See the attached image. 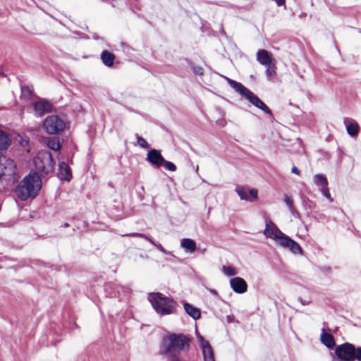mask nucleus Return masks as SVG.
Masks as SVG:
<instances>
[{
    "instance_id": "1",
    "label": "nucleus",
    "mask_w": 361,
    "mask_h": 361,
    "mask_svg": "<svg viewBox=\"0 0 361 361\" xmlns=\"http://www.w3.org/2000/svg\"><path fill=\"white\" fill-rule=\"evenodd\" d=\"M191 345V337L184 334L168 333L161 340L160 354L181 353L188 351Z\"/></svg>"
},
{
    "instance_id": "2",
    "label": "nucleus",
    "mask_w": 361,
    "mask_h": 361,
    "mask_svg": "<svg viewBox=\"0 0 361 361\" xmlns=\"http://www.w3.org/2000/svg\"><path fill=\"white\" fill-rule=\"evenodd\" d=\"M264 234L267 238L274 240L281 247L288 249L294 254H302V250L300 245L285 235L271 221H267Z\"/></svg>"
},
{
    "instance_id": "3",
    "label": "nucleus",
    "mask_w": 361,
    "mask_h": 361,
    "mask_svg": "<svg viewBox=\"0 0 361 361\" xmlns=\"http://www.w3.org/2000/svg\"><path fill=\"white\" fill-rule=\"evenodd\" d=\"M42 179L37 172L25 176L16 188V192L22 200L35 198L42 188Z\"/></svg>"
},
{
    "instance_id": "4",
    "label": "nucleus",
    "mask_w": 361,
    "mask_h": 361,
    "mask_svg": "<svg viewBox=\"0 0 361 361\" xmlns=\"http://www.w3.org/2000/svg\"><path fill=\"white\" fill-rule=\"evenodd\" d=\"M149 300L156 312L161 315L172 314L175 310L176 302L159 293L149 294Z\"/></svg>"
},
{
    "instance_id": "5",
    "label": "nucleus",
    "mask_w": 361,
    "mask_h": 361,
    "mask_svg": "<svg viewBox=\"0 0 361 361\" xmlns=\"http://www.w3.org/2000/svg\"><path fill=\"white\" fill-rule=\"evenodd\" d=\"M33 163L35 169L42 176L48 175L54 171V159L48 152H39L34 158Z\"/></svg>"
},
{
    "instance_id": "6",
    "label": "nucleus",
    "mask_w": 361,
    "mask_h": 361,
    "mask_svg": "<svg viewBox=\"0 0 361 361\" xmlns=\"http://www.w3.org/2000/svg\"><path fill=\"white\" fill-rule=\"evenodd\" d=\"M336 356L343 361H361V348H355L353 344L345 343L336 347Z\"/></svg>"
},
{
    "instance_id": "7",
    "label": "nucleus",
    "mask_w": 361,
    "mask_h": 361,
    "mask_svg": "<svg viewBox=\"0 0 361 361\" xmlns=\"http://www.w3.org/2000/svg\"><path fill=\"white\" fill-rule=\"evenodd\" d=\"M0 180L14 183L16 180V165L12 159L6 156L0 157Z\"/></svg>"
},
{
    "instance_id": "8",
    "label": "nucleus",
    "mask_w": 361,
    "mask_h": 361,
    "mask_svg": "<svg viewBox=\"0 0 361 361\" xmlns=\"http://www.w3.org/2000/svg\"><path fill=\"white\" fill-rule=\"evenodd\" d=\"M65 127L64 121L56 115L47 116L43 122L44 130L50 135L60 133L64 130Z\"/></svg>"
},
{
    "instance_id": "9",
    "label": "nucleus",
    "mask_w": 361,
    "mask_h": 361,
    "mask_svg": "<svg viewBox=\"0 0 361 361\" xmlns=\"http://www.w3.org/2000/svg\"><path fill=\"white\" fill-rule=\"evenodd\" d=\"M146 161L154 167L159 168L162 165L163 161H164V158L161 155L160 151L152 149L148 151L147 154Z\"/></svg>"
},
{
    "instance_id": "10",
    "label": "nucleus",
    "mask_w": 361,
    "mask_h": 361,
    "mask_svg": "<svg viewBox=\"0 0 361 361\" xmlns=\"http://www.w3.org/2000/svg\"><path fill=\"white\" fill-rule=\"evenodd\" d=\"M257 61L262 66H267L276 63L275 59L271 54L265 49H259L257 52Z\"/></svg>"
},
{
    "instance_id": "11",
    "label": "nucleus",
    "mask_w": 361,
    "mask_h": 361,
    "mask_svg": "<svg viewBox=\"0 0 361 361\" xmlns=\"http://www.w3.org/2000/svg\"><path fill=\"white\" fill-rule=\"evenodd\" d=\"M230 286L236 293H244L247 291V285L246 281L240 277H235L230 280Z\"/></svg>"
},
{
    "instance_id": "12",
    "label": "nucleus",
    "mask_w": 361,
    "mask_h": 361,
    "mask_svg": "<svg viewBox=\"0 0 361 361\" xmlns=\"http://www.w3.org/2000/svg\"><path fill=\"white\" fill-rule=\"evenodd\" d=\"M246 99H248L252 104L262 110L264 113L271 115L270 109L252 92H250V93L247 94Z\"/></svg>"
},
{
    "instance_id": "13",
    "label": "nucleus",
    "mask_w": 361,
    "mask_h": 361,
    "mask_svg": "<svg viewBox=\"0 0 361 361\" xmlns=\"http://www.w3.org/2000/svg\"><path fill=\"white\" fill-rule=\"evenodd\" d=\"M58 177L61 180L69 181L72 178L71 169L65 161H61L59 164L57 173Z\"/></svg>"
},
{
    "instance_id": "14",
    "label": "nucleus",
    "mask_w": 361,
    "mask_h": 361,
    "mask_svg": "<svg viewBox=\"0 0 361 361\" xmlns=\"http://www.w3.org/2000/svg\"><path fill=\"white\" fill-rule=\"evenodd\" d=\"M35 111L37 114L42 116L51 110V104L44 99L39 100L34 104Z\"/></svg>"
},
{
    "instance_id": "15",
    "label": "nucleus",
    "mask_w": 361,
    "mask_h": 361,
    "mask_svg": "<svg viewBox=\"0 0 361 361\" xmlns=\"http://www.w3.org/2000/svg\"><path fill=\"white\" fill-rule=\"evenodd\" d=\"M226 80L231 87H232L237 92H238L245 98L247 97V94H249L251 92L240 82H238L228 78H226Z\"/></svg>"
},
{
    "instance_id": "16",
    "label": "nucleus",
    "mask_w": 361,
    "mask_h": 361,
    "mask_svg": "<svg viewBox=\"0 0 361 361\" xmlns=\"http://www.w3.org/2000/svg\"><path fill=\"white\" fill-rule=\"evenodd\" d=\"M11 145V139L8 134L0 129V154L6 151Z\"/></svg>"
},
{
    "instance_id": "17",
    "label": "nucleus",
    "mask_w": 361,
    "mask_h": 361,
    "mask_svg": "<svg viewBox=\"0 0 361 361\" xmlns=\"http://www.w3.org/2000/svg\"><path fill=\"white\" fill-rule=\"evenodd\" d=\"M180 246L189 253H192L196 250V243L190 238H183L180 241Z\"/></svg>"
},
{
    "instance_id": "18",
    "label": "nucleus",
    "mask_w": 361,
    "mask_h": 361,
    "mask_svg": "<svg viewBox=\"0 0 361 361\" xmlns=\"http://www.w3.org/2000/svg\"><path fill=\"white\" fill-rule=\"evenodd\" d=\"M201 348L204 361H215L213 349L209 343H204Z\"/></svg>"
},
{
    "instance_id": "19",
    "label": "nucleus",
    "mask_w": 361,
    "mask_h": 361,
    "mask_svg": "<svg viewBox=\"0 0 361 361\" xmlns=\"http://www.w3.org/2000/svg\"><path fill=\"white\" fill-rule=\"evenodd\" d=\"M184 310L188 315H190L195 320L198 319L201 316L200 309L192 306L189 303L184 304Z\"/></svg>"
},
{
    "instance_id": "20",
    "label": "nucleus",
    "mask_w": 361,
    "mask_h": 361,
    "mask_svg": "<svg viewBox=\"0 0 361 361\" xmlns=\"http://www.w3.org/2000/svg\"><path fill=\"white\" fill-rule=\"evenodd\" d=\"M101 59L106 66H111L115 59V55L108 51H103L101 54Z\"/></svg>"
},
{
    "instance_id": "21",
    "label": "nucleus",
    "mask_w": 361,
    "mask_h": 361,
    "mask_svg": "<svg viewBox=\"0 0 361 361\" xmlns=\"http://www.w3.org/2000/svg\"><path fill=\"white\" fill-rule=\"evenodd\" d=\"M128 235L133 236V237L143 238L146 239L147 240H148L151 244H152L153 245L157 247L160 251H161L162 252H165L164 248L162 247V245L160 243L154 242L151 238L148 237L147 235H146L144 233H132L128 234Z\"/></svg>"
},
{
    "instance_id": "22",
    "label": "nucleus",
    "mask_w": 361,
    "mask_h": 361,
    "mask_svg": "<svg viewBox=\"0 0 361 361\" xmlns=\"http://www.w3.org/2000/svg\"><path fill=\"white\" fill-rule=\"evenodd\" d=\"M321 341L329 348H331L335 345L334 337L329 334L323 333L321 336Z\"/></svg>"
},
{
    "instance_id": "23",
    "label": "nucleus",
    "mask_w": 361,
    "mask_h": 361,
    "mask_svg": "<svg viewBox=\"0 0 361 361\" xmlns=\"http://www.w3.org/2000/svg\"><path fill=\"white\" fill-rule=\"evenodd\" d=\"M346 130L350 136H355L359 131V126L357 122L351 121L346 125Z\"/></svg>"
},
{
    "instance_id": "24",
    "label": "nucleus",
    "mask_w": 361,
    "mask_h": 361,
    "mask_svg": "<svg viewBox=\"0 0 361 361\" xmlns=\"http://www.w3.org/2000/svg\"><path fill=\"white\" fill-rule=\"evenodd\" d=\"M47 145L49 148L58 151L61 149V145L58 137H51L47 141Z\"/></svg>"
},
{
    "instance_id": "25",
    "label": "nucleus",
    "mask_w": 361,
    "mask_h": 361,
    "mask_svg": "<svg viewBox=\"0 0 361 361\" xmlns=\"http://www.w3.org/2000/svg\"><path fill=\"white\" fill-rule=\"evenodd\" d=\"M265 74L268 80H271L272 78L276 74V66L275 63L267 66Z\"/></svg>"
},
{
    "instance_id": "26",
    "label": "nucleus",
    "mask_w": 361,
    "mask_h": 361,
    "mask_svg": "<svg viewBox=\"0 0 361 361\" xmlns=\"http://www.w3.org/2000/svg\"><path fill=\"white\" fill-rule=\"evenodd\" d=\"M235 191L241 200H247V201L248 200H250L247 190L245 188L242 187V186H238L235 188Z\"/></svg>"
},
{
    "instance_id": "27",
    "label": "nucleus",
    "mask_w": 361,
    "mask_h": 361,
    "mask_svg": "<svg viewBox=\"0 0 361 361\" xmlns=\"http://www.w3.org/2000/svg\"><path fill=\"white\" fill-rule=\"evenodd\" d=\"M222 271L227 276H233L238 274L237 269L231 266H223Z\"/></svg>"
},
{
    "instance_id": "28",
    "label": "nucleus",
    "mask_w": 361,
    "mask_h": 361,
    "mask_svg": "<svg viewBox=\"0 0 361 361\" xmlns=\"http://www.w3.org/2000/svg\"><path fill=\"white\" fill-rule=\"evenodd\" d=\"M314 180L315 184L322 185V187L325 185H328V182L326 178L321 174H317L314 177Z\"/></svg>"
},
{
    "instance_id": "29",
    "label": "nucleus",
    "mask_w": 361,
    "mask_h": 361,
    "mask_svg": "<svg viewBox=\"0 0 361 361\" xmlns=\"http://www.w3.org/2000/svg\"><path fill=\"white\" fill-rule=\"evenodd\" d=\"M162 165L169 171H175L176 170V165L169 161H166L164 159V161H163Z\"/></svg>"
},
{
    "instance_id": "30",
    "label": "nucleus",
    "mask_w": 361,
    "mask_h": 361,
    "mask_svg": "<svg viewBox=\"0 0 361 361\" xmlns=\"http://www.w3.org/2000/svg\"><path fill=\"white\" fill-rule=\"evenodd\" d=\"M137 144L144 149H147L149 147V144L145 140V139H144L141 136H137Z\"/></svg>"
},
{
    "instance_id": "31",
    "label": "nucleus",
    "mask_w": 361,
    "mask_h": 361,
    "mask_svg": "<svg viewBox=\"0 0 361 361\" xmlns=\"http://www.w3.org/2000/svg\"><path fill=\"white\" fill-rule=\"evenodd\" d=\"M248 196L250 200L247 201L253 202L257 199V190L255 188H252L249 191Z\"/></svg>"
},
{
    "instance_id": "32",
    "label": "nucleus",
    "mask_w": 361,
    "mask_h": 361,
    "mask_svg": "<svg viewBox=\"0 0 361 361\" xmlns=\"http://www.w3.org/2000/svg\"><path fill=\"white\" fill-rule=\"evenodd\" d=\"M321 191L324 197L329 199L330 202H333V199L331 198V194L328 189V185L323 186Z\"/></svg>"
},
{
    "instance_id": "33",
    "label": "nucleus",
    "mask_w": 361,
    "mask_h": 361,
    "mask_svg": "<svg viewBox=\"0 0 361 361\" xmlns=\"http://www.w3.org/2000/svg\"><path fill=\"white\" fill-rule=\"evenodd\" d=\"M284 202L288 208L293 207V200L291 197L286 195L284 197Z\"/></svg>"
},
{
    "instance_id": "34",
    "label": "nucleus",
    "mask_w": 361,
    "mask_h": 361,
    "mask_svg": "<svg viewBox=\"0 0 361 361\" xmlns=\"http://www.w3.org/2000/svg\"><path fill=\"white\" fill-rule=\"evenodd\" d=\"M178 353H168L164 355H168L171 361H181L178 356Z\"/></svg>"
},
{
    "instance_id": "35",
    "label": "nucleus",
    "mask_w": 361,
    "mask_h": 361,
    "mask_svg": "<svg viewBox=\"0 0 361 361\" xmlns=\"http://www.w3.org/2000/svg\"><path fill=\"white\" fill-rule=\"evenodd\" d=\"M197 338L200 343L201 348L204 345V343H209L207 341H205L204 338L199 333H197Z\"/></svg>"
},
{
    "instance_id": "36",
    "label": "nucleus",
    "mask_w": 361,
    "mask_h": 361,
    "mask_svg": "<svg viewBox=\"0 0 361 361\" xmlns=\"http://www.w3.org/2000/svg\"><path fill=\"white\" fill-rule=\"evenodd\" d=\"M22 92H23V94H25V95L27 94L29 96H30L31 94H32V91L30 89V87H22Z\"/></svg>"
},
{
    "instance_id": "37",
    "label": "nucleus",
    "mask_w": 361,
    "mask_h": 361,
    "mask_svg": "<svg viewBox=\"0 0 361 361\" xmlns=\"http://www.w3.org/2000/svg\"><path fill=\"white\" fill-rule=\"evenodd\" d=\"M288 209H289V211L292 214L293 216H294L295 217H298L299 216V213L297 212V210L295 209L294 206L292 207H290Z\"/></svg>"
},
{
    "instance_id": "38",
    "label": "nucleus",
    "mask_w": 361,
    "mask_h": 361,
    "mask_svg": "<svg viewBox=\"0 0 361 361\" xmlns=\"http://www.w3.org/2000/svg\"><path fill=\"white\" fill-rule=\"evenodd\" d=\"M291 172H292L293 173L296 174V175H300V170H299L296 166H293V167L292 168V169H291Z\"/></svg>"
},
{
    "instance_id": "39",
    "label": "nucleus",
    "mask_w": 361,
    "mask_h": 361,
    "mask_svg": "<svg viewBox=\"0 0 361 361\" xmlns=\"http://www.w3.org/2000/svg\"><path fill=\"white\" fill-rule=\"evenodd\" d=\"M209 292L213 294L214 295H218V293L216 290L214 289H209Z\"/></svg>"
},
{
    "instance_id": "40",
    "label": "nucleus",
    "mask_w": 361,
    "mask_h": 361,
    "mask_svg": "<svg viewBox=\"0 0 361 361\" xmlns=\"http://www.w3.org/2000/svg\"><path fill=\"white\" fill-rule=\"evenodd\" d=\"M200 70H202V68H198L197 71H196L197 73H198L200 71Z\"/></svg>"
},
{
    "instance_id": "41",
    "label": "nucleus",
    "mask_w": 361,
    "mask_h": 361,
    "mask_svg": "<svg viewBox=\"0 0 361 361\" xmlns=\"http://www.w3.org/2000/svg\"><path fill=\"white\" fill-rule=\"evenodd\" d=\"M64 226H68V224H67V223L64 224Z\"/></svg>"
}]
</instances>
